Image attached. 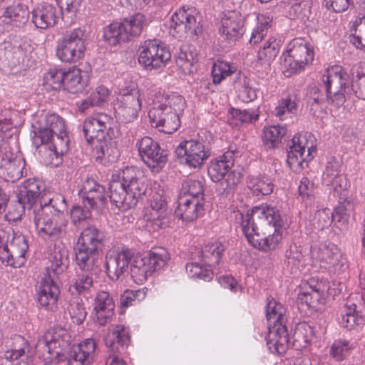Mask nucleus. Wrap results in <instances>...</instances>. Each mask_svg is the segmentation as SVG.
<instances>
[{
    "label": "nucleus",
    "mask_w": 365,
    "mask_h": 365,
    "mask_svg": "<svg viewBox=\"0 0 365 365\" xmlns=\"http://www.w3.org/2000/svg\"><path fill=\"white\" fill-rule=\"evenodd\" d=\"M12 341V348L6 351L4 355V358L10 361L18 360L24 356L26 351L29 349V342L22 336L15 335Z\"/></svg>",
    "instance_id": "de8ad7c7"
},
{
    "label": "nucleus",
    "mask_w": 365,
    "mask_h": 365,
    "mask_svg": "<svg viewBox=\"0 0 365 365\" xmlns=\"http://www.w3.org/2000/svg\"><path fill=\"white\" fill-rule=\"evenodd\" d=\"M138 62L147 69L165 66L171 59L170 51L158 40H147L139 48Z\"/></svg>",
    "instance_id": "dca6fc26"
},
{
    "label": "nucleus",
    "mask_w": 365,
    "mask_h": 365,
    "mask_svg": "<svg viewBox=\"0 0 365 365\" xmlns=\"http://www.w3.org/2000/svg\"><path fill=\"white\" fill-rule=\"evenodd\" d=\"M309 14V2L308 0H295L288 10V16L292 19H298L305 21Z\"/></svg>",
    "instance_id": "bf43d9fd"
},
{
    "label": "nucleus",
    "mask_w": 365,
    "mask_h": 365,
    "mask_svg": "<svg viewBox=\"0 0 365 365\" xmlns=\"http://www.w3.org/2000/svg\"><path fill=\"white\" fill-rule=\"evenodd\" d=\"M68 310L73 323L81 324L86 319L87 312L82 303L73 301L70 303Z\"/></svg>",
    "instance_id": "680f3d73"
},
{
    "label": "nucleus",
    "mask_w": 365,
    "mask_h": 365,
    "mask_svg": "<svg viewBox=\"0 0 365 365\" xmlns=\"http://www.w3.org/2000/svg\"><path fill=\"white\" fill-rule=\"evenodd\" d=\"M287 132L284 126L272 125L264 128L263 130L262 141L267 149H274L282 143L283 138Z\"/></svg>",
    "instance_id": "a19ab883"
},
{
    "label": "nucleus",
    "mask_w": 365,
    "mask_h": 365,
    "mask_svg": "<svg viewBox=\"0 0 365 365\" xmlns=\"http://www.w3.org/2000/svg\"><path fill=\"white\" fill-rule=\"evenodd\" d=\"M204 203L202 200L193 197H187L180 193L175 215L185 222H192L204 214Z\"/></svg>",
    "instance_id": "a878e982"
},
{
    "label": "nucleus",
    "mask_w": 365,
    "mask_h": 365,
    "mask_svg": "<svg viewBox=\"0 0 365 365\" xmlns=\"http://www.w3.org/2000/svg\"><path fill=\"white\" fill-rule=\"evenodd\" d=\"M346 206L340 205L337 207L333 212L328 208L319 210L316 213L317 225L319 230H324L328 227L333 220H347L349 214L347 213Z\"/></svg>",
    "instance_id": "e433bc0d"
},
{
    "label": "nucleus",
    "mask_w": 365,
    "mask_h": 365,
    "mask_svg": "<svg viewBox=\"0 0 365 365\" xmlns=\"http://www.w3.org/2000/svg\"><path fill=\"white\" fill-rule=\"evenodd\" d=\"M351 348L349 342L346 340H339L334 342L329 354L337 361H342L348 354L349 350Z\"/></svg>",
    "instance_id": "e2e57ef3"
},
{
    "label": "nucleus",
    "mask_w": 365,
    "mask_h": 365,
    "mask_svg": "<svg viewBox=\"0 0 365 365\" xmlns=\"http://www.w3.org/2000/svg\"><path fill=\"white\" fill-rule=\"evenodd\" d=\"M297 98L295 94H290L287 98L282 99L274 109V115L282 120L287 113H294L297 109Z\"/></svg>",
    "instance_id": "4d7b16f0"
},
{
    "label": "nucleus",
    "mask_w": 365,
    "mask_h": 365,
    "mask_svg": "<svg viewBox=\"0 0 365 365\" xmlns=\"http://www.w3.org/2000/svg\"><path fill=\"white\" fill-rule=\"evenodd\" d=\"M145 17L138 13L123 22H114L104 29L103 38L110 46L126 41L130 37L138 36L145 26Z\"/></svg>",
    "instance_id": "9b49d317"
},
{
    "label": "nucleus",
    "mask_w": 365,
    "mask_h": 365,
    "mask_svg": "<svg viewBox=\"0 0 365 365\" xmlns=\"http://www.w3.org/2000/svg\"><path fill=\"white\" fill-rule=\"evenodd\" d=\"M176 64L184 74H190L196 70L197 55L187 46H182L176 58Z\"/></svg>",
    "instance_id": "79ce46f5"
},
{
    "label": "nucleus",
    "mask_w": 365,
    "mask_h": 365,
    "mask_svg": "<svg viewBox=\"0 0 365 365\" xmlns=\"http://www.w3.org/2000/svg\"><path fill=\"white\" fill-rule=\"evenodd\" d=\"M235 222L240 223L248 242L255 248L269 251L277 247L282 240L284 225L279 211L262 204L242 213L235 212Z\"/></svg>",
    "instance_id": "f03ea898"
},
{
    "label": "nucleus",
    "mask_w": 365,
    "mask_h": 365,
    "mask_svg": "<svg viewBox=\"0 0 365 365\" xmlns=\"http://www.w3.org/2000/svg\"><path fill=\"white\" fill-rule=\"evenodd\" d=\"M130 276L137 284H142L153 274L145 256L135 255L130 262Z\"/></svg>",
    "instance_id": "4c0bfd02"
},
{
    "label": "nucleus",
    "mask_w": 365,
    "mask_h": 365,
    "mask_svg": "<svg viewBox=\"0 0 365 365\" xmlns=\"http://www.w3.org/2000/svg\"><path fill=\"white\" fill-rule=\"evenodd\" d=\"M314 331L313 327L307 322L298 323L294 328L292 336V346L296 349H302L311 343Z\"/></svg>",
    "instance_id": "ea45409f"
},
{
    "label": "nucleus",
    "mask_w": 365,
    "mask_h": 365,
    "mask_svg": "<svg viewBox=\"0 0 365 365\" xmlns=\"http://www.w3.org/2000/svg\"><path fill=\"white\" fill-rule=\"evenodd\" d=\"M113 118L104 113H97L88 117L83 124V131L88 143L94 144L97 160L108 158L114 160L118 157V150L111 140L113 130Z\"/></svg>",
    "instance_id": "20e7f679"
},
{
    "label": "nucleus",
    "mask_w": 365,
    "mask_h": 365,
    "mask_svg": "<svg viewBox=\"0 0 365 365\" xmlns=\"http://www.w3.org/2000/svg\"><path fill=\"white\" fill-rule=\"evenodd\" d=\"M178 158H182L191 168H200L210 156L202 142L196 140H184L175 149Z\"/></svg>",
    "instance_id": "412c9836"
},
{
    "label": "nucleus",
    "mask_w": 365,
    "mask_h": 365,
    "mask_svg": "<svg viewBox=\"0 0 365 365\" xmlns=\"http://www.w3.org/2000/svg\"><path fill=\"white\" fill-rule=\"evenodd\" d=\"M153 107L148 112L152 127L159 131L171 134L180 126V115L186 106L185 98L175 93L155 96Z\"/></svg>",
    "instance_id": "39448f33"
},
{
    "label": "nucleus",
    "mask_w": 365,
    "mask_h": 365,
    "mask_svg": "<svg viewBox=\"0 0 365 365\" xmlns=\"http://www.w3.org/2000/svg\"><path fill=\"white\" fill-rule=\"evenodd\" d=\"M310 133L295 135L287 150V163L294 172H299L307 165L317 152Z\"/></svg>",
    "instance_id": "f8f14e48"
},
{
    "label": "nucleus",
    "mask_w": 365,
    "mask_h": 365,
    "mask_svg": "<svg viewBox=\"0 0 365 365\" xmlns=\"http://www.w3.org/2000/svg\"><path fill=\"white\" fill-rule=\"evenodd\" d=\"M133 257V250L128 248L106 256L105 264L109 279L117 281L125 273H128V265Z\"/></svg>",
    "instance_id": "b1692460"
},
{
    "label": "nucleus",
    "mask_w": 365,
    "mask_h": 365,
    "mask_svg": "<svg viewBox=\"0 0 365 365\" xmlns=\"http://www.w3.org/2000/svg\"><path fill=\"white\" fill-rule=\"evenodd\" d=\"M312 257L321 268L330 269L338 264L341 257L340 250L332 243L320 245L312 251Z\"/></svg>",
    "instance_id": "bb28decb"
},
{
    "label": "nucleus",
    "mask_w": 365,
    "mask_h": 365,
    "mask_svg": "<svg viewBox=\"0 0 365 365\" xmlns=\"http://www.w3.org/2000/svg\"><path fill=\"white\" fill-rule=\"evenodd\" d=\"M145 257L153 273L167 265L170 255L165 248L156 247L150 250Z\"/></svg>",
    "instance_id": "a18cd8bd"
},
{
    "label": "nucleus",
    "mask_w": 365,
    "mask_h": 365,
    "mask_svg": "<svg viewBox=\"0 0 365 365\" xmlns=\"http://www.w3.org/2000/svg\"><path fill=\"white\" fill-rule=\"evenodd\" d=\"M29 16L28 7L21 4H14L6 7L1 16L3 21L20 26L27 22Z\"/></svg>",
    "instance_id": "58836bf2"
},
{
    "label": "nucleus",
    "mask_w": 365,
    "mask_h": 365,
    "mask_svg": "<svg viewBox=\"0 0 365 365\" xmlns=\"http://www.w3.org/2000/svg\"><path fill=\"white\" fill-rule=\"evenodd\" d=\"M91 210L89 206L83 205V207L81 205H73L71 210V217L73 222L76 225L83 220L88 219L91 217Z\"/></svg>",
    "instance_id": "69168bd1"
},
{
    "label": "nucleus",
    "mask_w": 365,
    "mask_h": 365,
    "mask_svg": "<svg viewBox=\"0 0 365 365\" xmlns=\"http://www.w3.org/2000/svg\"><path fill=\"white\" fill-rule=\"evenodd\" d=\"M86 34L81 28L67 31L58 39L56 56L66 63H74L83 58L86 51Z\"/></svg>",
    "instance_id": "9d476101"
},
{
    "label": "nucleus",
    "mask_w": 365,
    "mask_h": 365,
    "mask_svg": "<svg viewBox=\"0 0 365 365\" xmlns=\"http://www.w3.org/2000/svg\"><path fill=\"white\" fill-rule=\"evenodd\" d=\"M146 294L147 289L145 288L138 290L126 289L120 296L121 308H127L138 304L145 298Z\"/></svg>",
    "instance_id": "864d4df0"
},
{
    "label": "nucleus",
    "mask_w": 365,
    "mask_h": 365,
    "mask_svg": "<svg viewBox=\"0 0 365 365\" xmlns=\"http://www.w3.org/2000/svg\"><path fill=\"white\" fill-rule=\"evenodd\" d=\"M180 193L182 196L200 199L204 202V187L202 182L198 180H188L185 182Z\"/></svg>",
    "instance_id": "13d9d810"
},
{
    "label": "nucleus",
    "mask_w": 365,
    "mask_h": 365,
    "mask_svg": "<svg viewBox=\"0 0 365 365\" xmlns=\"http://www.w3.org/2000/svg\"><path fill=\"white\" fill-rule=\"evenodd\" d=\"M91 192L93 195L83 197V204L92 209L103 207L107 202L105 187L103 185L97 186Z\"/></svg>",
    "instance_id": "603ef678"
},
{
    "label": "nucleus",
    "mask_w": 365,
    "mask_h": 365,
    "mask_svg": "<svg viewBox=\"0 0 365 365\" xmlns=\"http://www.w3.org/2000/svg\"><path fill=\"white\" fill-rule=\"evenodd\" d=\"M109 191L110 202L119 209L128 210L135 207L130 196L127 195V189L121 180L120 175H113V178L109 183Z\"/></svg>",
    "instance_id": "c756f323"
},
{
    "label": "nucleus",
    "mask_w": 365,
    "mask_h": 365,
    "mask_svg": "<svg viewBox=\"0 0 365 365\" xmlns=\"http://www.w3.org/2000/svg\"><path fill=\"white\" fill-rule=\"evenodd\" d=\"M44 191L43 183L35 178L25 180L19 187L17 201L14 211L9 210L11 219L19 218L27 209L31 211L36 229L41 237H58L66 232V222L63 213L67 207L64 197L55 195L48 200L41 197Z\"/></svg>",
    "instance_id": "f257e3e1"
},
{
    "label": "nucleus",
    "mask_w": 365,
    "mask_h": 365,
    "mask_svg": "<svg viewBox=\"0 0 365 365\" xmlns=\"http://www.w3.org/2000/svg\"><path fill=\"white\" fill-rule=\"evenodd\" d=\"M10 128L11 123L8 120H0V168H6L8 174L11 175V180L15 181L22 178L24 163L15 157L4 140L5 133Z\"/></svg>",
    "instance_id": "f3484780"
},
{
    "label": "nucleus",
    "mask_w": 365,
    "mask_h": 365,
    "mask_svg": "<svg viewBox=\"0 0 365 365\" xmlns=\"http://www.w3.org/2000/svg\"><path fill=\"white\" fill-rule=\"evenodd\" d=\"M169 212L165 200L159 194H155L150 200V208L146 213L147 220L154 230L165 228L169 225Z\"/></svg>",
    "instance_id": "393cba45"
},
{
    "label": "nucleus",
    "mask_w": 365,
    "mask_h": 365,
    "mask_svg": "<svg viewBox=\"0 0 365 365\" xmlns=\"http://www.w3.org/2000/svg\"><path fill=\"white\" fill-rule=\"evenodd\" d=\"M279 53V44L274 39L267 41L257 54V60L262 65L269 64Z\"/></svg>",
    "instance_id": "3c124183"
},
{
    "label": "nucleus",
    "mask_w": 365,
    "mask_h": 365,
    "mask_svg": "<svg viewBox=\"0 0 365 365\" xmlns=\"http://www.w3.org/2000/svg\"><path fill=\"white\" fill-rule=\"evenodd\" d=\"M115 304L108 292L101 291L96 294L94 302L96 322L101 326L109 323L114 314Z\"/></svg>",
    "instance_id": "cd10ccee"
},
{
    "label": "nucleus",
    "mask_w": 365,
    "mask_h": 365,
    "mask_svg": "<svg viewBox=\"0 0 365 365\" xmlns=\"http://www.w3.org/2000/svg\"><path fill=\"white\" fill-rule=\"evenodd\" d=\"M225 250V247L220 242H210L202 247L200 257L209 267H215L220 264Z\"/></svg>",
    "instance_id": "c9c22d12"
},
{
    "label": "nucleus",
    "mask_w": 365,
    "mask_h": 365,
    "mask_svg": "<svg viewBox=\"0 0 365 365\" xmlns=\"http://www.w3.org/2000/svg\"><path fill=\"white\" fill-rule=\"evenodd\" d=\"M201 21L202 16L196 9H180L171 17L170 30H173V35L179 38L187 36L197 37L202 32Z\"/></svg>",
    "instance_id": "4468645a"
},
{
    "label": "nucleus",
    "mask_w": 365,
    "mask_h": 365,
    "mask_svg": "<svg viewBox=\"0 0 365 365\" xmlns=\"http://www.w3.org/2000/svg\"><path fill=\"white\" fill-rule=\"evenodd\" d=\"M353 28L354 32L350 36V42L357 48H365V15L355 21Z\"/></svg>",
    "instance_id": "6e6d98bb"
},
{
    "label": "nucleus",
    "mask_w": 365,
    "mask_h": 365,
    "mask_svg": "<svg viewBox=\"0 0 365 365\" xmlns=\"http://www.w3.org/2000/svg\"><path fill=\"white\" fill-rule=\"evenodd\" d=\"M6 233L0 232V259L7 266L21 267L26 260V255L29 250V244L26 237L21 233L13 234L9 243L4 242Z\"/></svg>",
    "instance_id": "ddd939ff"
},
{
    "label": "nucleus",
    "mask_w": 365,
    "mask_h": 365,
    "mask_svg": "<svg viewBox=\"0 0 365 365\" xmlns=\"http://www.w3.org/2000/svg\"><path fill=\"white\" fill-rule=\"evenodd\" d=\"M34 128V143L38 148L46 165H58L60 157L68 151L69 136L64 120L56 113L42 114Z\"/></svg>",
    "instance_id": "7ed1b4c3"
},
{
    "label": "nucleus",
    "mask_w": 365,
    "mask_h": 365,
    "mask_svg": "<svg viewBox=\"0 0 365 365\" xmlns=\"http://www.w3.org/2000/svg\"><path fill=\"white\" fill-rule=\"evenodd\" d=\"M330 186L333 187L334 195L338 196L340 200L346 198L349 185L345 175L340 174Z\"/></svg>",
    "instance_id": "338daca9"
},
{
    "label": "nucleus",
    "mask_w": 365,
    "mask_h": 365,
    "mask_svg": "<svg viewBox=\"0 0 365 365\" xmlns=\"http://www.w3.org/2000/svg\"><path fill=\"white\" fill-rule=\"evenodd\" d=\"M307 96L309 99L308 103L310 105L312 110H317L324 101L323 95L320 89L315 86L308 89Z\"/></svg>",
    "instance_id": "774afa93"
},
{
    "label": "nucleus",
    "mask_w": 365,
    "mask_h": 365,
    "mask_svg": "<svg viewBox=\"0 0 365 365\" xmlns=\"http://www.w3.org/2000/svg\"><path fill=\"white\" fill-rule=\"evenodd\" d=\"M103 340L106 346L112 351L105 365H125V361L118 354L123 352L130 343L128 329L121 324L113 326L104 336Z\"/></svg>",
    "instance_id": "a211bd4d"
},
{
    "label": "nucleus",
    "mask_w": 365,
    "mask_h": 365,
    "mask_svg": "<svg viewBox=\"0 0 365 365\" xmlns=\"http://www.w3.org/2000/svg\"><path fill=\"white\" fill-rule=\"evenodd\" d=\"M115 117L122 123H128L137 118L141 110L140 93L133 85L130 91L120 95L114 105Z\"/></svg>",
    "instance_id": "aec40b11"
},
{
    "label": "nucleus",
    "mask_w": 365,
    "mask_h": 365,
    "mask_svg": "<svg viewBox=\"0 0 365 365\" xmlns=\"http://www.w3.org/2000/svg\"><path fill=\"white\" fill-rule=\"evenodd\" d=\"M33 48L31 45L24 43L15 46L11 43L4 42L0 45V61L7 63L11 67L22 64L31 66L30 60L33 57Z\"/></svg>",
    "instance_id": "4be33fe9"
},
{
    "label": "nucleus",
    "mask_w": 365,
    "mask_h": 365,
    "mask_svg": "<svg viewBox=\"0 0 365 365\" xmlns=\"http://www.w3.org/2000/svg\"><path fill=\"white\" fill-rule=\"evenodd\" d=\"M96 348V342L93 339H86L79 344L76 349L81 355L84 356L87 361L91 363L93 361L95 351Z\"/></svg>",
    "instance_id": "0e129e2a"
},
{
    "label": "nucleus",
    "mask_w": 365,
    "mask_h": 365,
    "mask_svg": "<svg viewBox=\"0 0 365 365\" xmlns=\"http://www.w3.org/2000/svg\"><path fill=\"white\" fill-rule=\"evenodd\" d=\"M235 162V153L228 150L223 155L212 160L207 172L213 182H220V190L223 192H230L241 179L239 172L231 170Z\"/></svg>",
    "instance_id": "1a4fd4ad"
},
{
    "label": "nucleus",
    "mask_w": 365,
    "mask_h": 365,
    "mask_svg": "<svg viewBox=\"0 0 365 365\" xmlns=\"http://www.w3.org/2000/svg\"><path fill=\"white\" fill-rule=\"evenodd\" d=\"M272 20L273 16L269 14H262L257 16V25L252 33L250 38V43L257 44L262 40L272 26Z\"/></svg>",
    "instance_id": "49530a36"
},
{
    "label": "nucleus",
    "mask_w": 365,
    "mask_h": 365,
    "mask_svg": "<svg viewBox=\"0 0 365 365\" xmlns=\"http://www.w3.org/2000/svg\"><path fill=\"white\" fill-rule=\"evenodd\" d=\"M60 290L56 279L51 277V273L48 272L41 282L38 300L42 307L53 310L56 306L57 299Z\"/></svg>",
    "instance_id": "c85d7f7f"
},
{
    "label": "nucleus",
    "mask_w": 365,
    "mask_h": 365,
    "mask_svg": "<svg viewBox=\"0 0 365 365\" xmlns=\"http://www.w3.org/2000/svg\"><path fill=\"white\" fill-rule=\"evenodd\" d=\"M248 189L257 196L269 195L273 192L274 185L268 177L249 176L247 180Z\"/></svg>",
    "instance_id": "37998d69"
},
{
    "label": "nucleus",
    "mask_w": 365,
    "mask_h": 365,
    "mask_svg": "<svg viewBox=\"0 0 365 365\" xmlns=\"http://www.w3.org/2000/svg\"><path fill=\"white\" fill-rule=\"evenodd\" d=\"M59 336L60 335L56 332L48 330L38 340L36 344V351L43 357H46V354L58 355L61 346ZM47 358H50V356H47Z\"/></svg>",
    "instance_id": "f704fd0d"
},
{
    "label": "nucleus",
    "mask_w": 365,
    "mask_h": 365,
    "mask_svg": "<svg viewBox=\"0 0 365 365\" xmlns=\"http://www.w3.org/2000/svg\"><path fill=\"white\" fill-rule=\"evenodd\" d=\"M351 78L341 67L334 66L326 70L322 77L327 98L336 107L342 106L353 91Z\"/></svg>",
    "instance_id": "0eeeda50"
},
{
    "label": "nucleus",
    "mask_w": 365,
    "mask_h": 365,
    "mask_svg": "<svg viewBox=\"0 0 365 365\" xmlns=\"http://www.w3.org/2000/svg\"><path fill=\"white\" fill-rule=\"evenodd\" d=\"M314 59V52L303 39L296 38L291 41L284 58V66L287 76L304 69L305 65Z\"/></svg>",
    "instance_id": "2eb2a0df"
},
{
    "label": "nucleus",
    "mask_w": 365,
    "mask_h": 365,
    "mask_svg": "<svg viewBox=\"0 0 365 365\" xmlns=\"http://www.w3.org/2000/svg\"><path fill=\"white\" fill-rule=\"evenodd\" d=\"M229 113L242 123H252L259 118L258 108L257 110H240L231 108L229 110Z\"/></svg>",
    "instance_id": "052dcab7"
},
{
    "label": "nucleus",
    "mask_w": 365,
    "mask_h": 365,
    "mask_svg": "<svg viewBox=\"0 0 365 365\" xmlns=\"http://www.w3.org/2000/svg\"><path fill=\"white\" fill-rule=\"evenodd\" d=\"M102 232L95 226L86 227L78 237L75 247L76 261L93 267L95 262H100L98 250L103 245Z\"/></svg>",
    "instance_id": "6e6552de"
},
{
    "label": "nucleus",
    "mask_w": 365,
    "mask_h": 365,
    "mask_svg": "<svg viewBox=\"0 0 365 365\" xmlns=\"http://www.w3.org/2000/svg\"><path fill=\"white\" fill-rule=\"evenodd\" d=\"M66 71L51 68L43 76V86L46 89L58 90L64 86Z\"/></svg>",
    "instance_id": "8fccbe9b"
},
{
    "label": "nucleus",
    "mask_w": 365,
    "mask_h": 365,
    "mask_svg": "<svg viewBox=\"0 0 365 365\" xmlns=\"http://www.w3.org/2000/svg\"><path fill=\"white\" fill-rule=\"evenodd\" d=\"M143 161L152 170L158 173L168 161L167 151L162 149L153 138L145 136L136 143Z\"/></svg>",
    "instance_id": "6ab92c4d"
},
{
    "label": "nucleus",
    "mask_w": 365,
    "mask_h": 365,
    "mask_svg": "<svg viewBox=\"0 0 365 365\" xmlns=\"http://www.w3.org/2000/svg\"><path fill=\"white\" fill-rule=\"evenodd\" d=\"M78 268L82 271L81 274L77 275V279L74 283V287L79 294L86 292L93 285V277L98 274L101 272L100 262H95L93 267L83 264H81L80 262L76 261Z\"/></svg>",
    "instance_id": "72a5a7b5"
},
{
    "label": "nucleus",
    "mask_w": 365,
    "mask_h": 365,
    "mask_svg": "<svg viewBox=\"0 0 365 365\" xmlns=\"http://www.w3.org/2000/svg\"><path fill=\"white\" fill-rule=\"evenodd\" d=\"M356 304L346 306L341 314V320L340 322L342 327L349 330L355 329L356 327L364 324V319L361 312L356 310Z\"/></svg>",
    "instance_id": "c03bdc74"
},
{
    "label": "nucleus",
    "mask_w": 365,
    "mask_h": 365,
    "mask_svg": "<svg viewBox=\"0 0 365 365\" xmlns=\"http://www.w3.org/2000/svg\"><path fill=\"white\" fill-rule=\"evenodd\" d=\"M120 175L126 187L127 195L130 196L135 206L138 200L145 195L148 188L143 173L135 167H126Z\"/></svg>",
    "instance_id": "5701e85b"
},
{
    "label": "nucleus",
    "mask_w": 365,
    "mask_h": 365,
    "mask_svg": "<svg viewBox=\"0 0 365 365\" xmlns=\"http://www.w3.org/2000/svg\"><path fill=\"white\" fill-rule=\"evenodd\" d=\"M286 312V309L282 304L274 299L268 302L266 317L269 326L266 339L268 349L272 353L284 354L290 346Z\"/></svg>",
    "instance_id": "423d86ee"
},
{
    "label": "nucleus",
    "mask_w": 365,
    "mask_h": 365,
    "mask_svg": "<svg viewBox=\"0 0 365 365\" xmlns=\"http://www.w3.org/2000/svg\"><path fill=\"white\" fill-rule=\"evenodd\" d=\"M243 19L236 12L229 13L221 20L220 33L230 41L239 39L244 33Z\"/></svg>",
    "instance_id": "7c9ffc66"
},
{
    "label": "nucleus",
    "mask_w": 365,
    "mask_h": 365,
    "mask_svg": "<svg viewBox=\"0 0 365 365\" xmlns=\"http://www.w3.org/2000/svg\"><path fill=\"white\" fill-rule=\"evenodd\" d=\"M57 9L49 4L38 5L31 12L32 22L36 28L47 29L56 25L58 19Z\"/></svg>",
    "instance_id": "2f4dec72"
},
{
    "label": "nucleus",
    "mask_w": 365,
    "mask_h": 365,
    "mask_svg": "<svg viewBox=\"0 0 365 365\" xmlns=\"http://www.w3.org/2000/svg\"><path fill=\"white\" fill-rule=\"evenodd\" d=\"M235 68L229 63L217 61L212 69V76L215 84L220 83L224 79L235 72Z\"/></svg>",
    "instance_id": "5fc2aeb1"
},
{
    "label": "nucleus",
    "mask_w": 365,
    "mask_h": 365,
    "mask_svg": "<svg viewBox=\"0 0 365 365\" xmlns=\"http://www.w3.org/2000/svg\"><path fill=\"white\" fill-rule=\"evenodd\" d=\"M89 74L86 71L73 68L66 72L64 89L71 93H81L88 86Z\"/></svg>",
    "instance_id": "473e14b6"
},
{
    "label": "nucleus",
    "mask_w": 365,
    "mask_h": 365,
    "mask_svg": "<svg viewBox=\"0 0 365 365\" xmlns=\"http://www.w3.org/2000/svg\"><path fill=\"white\" fill-rule=\"evenodd\" d=\"M51 266L46 269L45 275H48L49 272L51 273V277L56 279L58 274L63 272L68 267V260L65 252L60 250L54 252L51 257Z\"/></svg>",
    "instance_id": "09e8293b"
}]
</instances>
